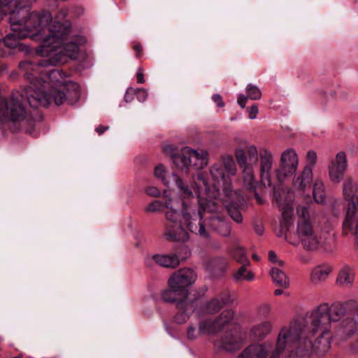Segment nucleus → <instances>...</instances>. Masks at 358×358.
Returning a JSON list of instances; mask_svg holds the SVG:
<instances>
[{"label":"nucleus","instance_id":"f257e3e1","mask_svg":"<svg viewBox=\"0 0 358 358\" xmlns=\"http://www.w3.org/2000/svg\"><path fill=\"white\" fill-rule=\"evenodd\" d=\"M50 64L46 65V66ZM41 65L35 69L25 70L24 77L30 81L26 94L30 106H48L52 102L60 106L65 102L75 104L80 99V88L78 83L66 80L62 70L52 69L43 71Z\"/></svg>","mask_w":358,"mask_h":358},{"label":"nucleus","instance_id":"f03ea898","mask_svg":"<svg viewBox=\"0 0 358 358\" xmlns=\"http://www.w3.org/2000/svg\"><path fill=\"white\" fill-rule=\"evenodd\" d=\"M199 208L196 209L190 203L183 201L180 203L174 199H167L165 206L166 213L165 231L164 237L171 241L185 242L189 239V234L182 227L180 218L182 217L187 228L192 233L203 238L209 237L208 231L203 221V212L213 213L218 210L217 203L201 197L197 199Z\"/></svg>","mask_w":358,"mask_h":358},{"label":"nucleus","instance_id":"7ed1b4c3","mask_svg":"<svg viewBox=\"0 0 358 358\" xmlns=\"http://www.w3.org/2000/svg\"><path fill=\"white\" fill-rule=\"evenodd\" d=\"M43 30L42 45L38 51L41 52L42 56L50 58L43 59L37 63L22 62L19 64L20 68L29 70L38 68L40 64L44 66L54 64L62 62L64 56L76 59L79 55L80 46L87 42L84 36H71V24L69 21L55 22L52 24L51 20L48 24L44 26Z\"/></svg>","mask_w":358,"mask_h":358},{"label":"nucleus","instance_id":"20e7f679","mask_svg":"<svg viewBox=\"0 0 358 358\" xmlns=\"http://www.w3.org/2000/svg\"><path fill=\"white\" fill-rule=\"evenodd\" d=\"M348 303L336 302L331 306L322 303L308 312L306 316L295 320L306 337L312 341L317 353H324L331 348V321H337L346 313Z\"/></svg>","mask_w":358,"mask_h":358},{"label":"nucleus","instance_id":"39448f33","mask_svg":"<svg viewBox=\"0 0 358 358\" xmlns=\"http://www.w3.org/2000/svg\"><path fill=\"white\" fill-rule=\"evenodd\" d=\"M298 217L296 236L305 250H322L331 252L335 249L334 237L315 227L310 220L308 209L306 206H299L296 208Z\"/></svg>","mask_w":358,"mask_h":358},{"label":"nucleus","instance_id":"423d86ee","mask_svg":"<svg viewBox=\"0 0 358 358\" xmlns=\"http://www.w3.org/2000/svg\"><path fill=\"white\" fill-rule=\"evenodd\" d=\"M313 352H317L312 341L294 321L281 329L277 338L275 348L269 358H280L282 353L287 357L294 355L301 358H309Z\"/></svg>","mask_w":358,"mask_h":358},{"label":"nucleus","instance_id":"0eeeda50","mask_svg":"<svg viewBox=\"0 0 358 358\" xmlns=\"http://www.w3.org/2000/svg\"><path fill=\"white\" fill-rule=\"evenodd\" d=\"M52 20V15L48 11H34L28 19L19 16V21L17 22L19 24L18 29H15L10 16L9 22L13 33L3 38L5 45L12 49L20 47V40L29 36L30 33L34 31H37L35 36L40 37L42 40L44 26L48 24Z\"/></svg>","mask_w":358,"mask_h":358},{"label":"nucleus","instance_id":"6e6552de","mask_svg":"<svg viewBox=\"0 0 358 358\" xmlns=\"http://www.w3.org/2000/svg\"><path fill=\"white\" fill-rule=\"evenodd\" d=\"M27 89L25 90L26 94ZM23 94L16 91L13 92L8 99H0V118L2 122H20L23 121L27 111L24 102L27 100ZM29 103V101H27Z\"/></svg>","mask_w":358,"mask_h":358},{"label":"nucleus","instance_id":"1a4fd4ad","mask_svg":"<svg viewBox=\"0 0 358 358\" xmlns=\"http://www.w3.org/2000/svg\"><path fill=\"white\" fill-rule=\"evenodd\" d=\"M274 197L280 212V227L288 230L294 221V194L288 187L278 186L274 188Z\"/></svg>","mask_w":358,"mask_h":358},{"label":"nucleus","instance_id":"9d476101","mask_svg":"<svg viewBox=\"0 0 358 358\" xmlns=\"http://www.w3.org/2000/svg\"><path fill=\"white\" fill-rule=\"evenodd\" d=\"M236 166L233 157L230 155L223 156L222 162L213 164L210 168V176L214 180L216 188L222 187L227 192L231 183L229 180L230 176H235Z\"/></svg>","mask_w":358,"mask_h":358},{"label":"nucleus","instance_id":"9b49d317","mask_svg":"<svg viewBox=\"0 0 358 358\" xmlns=\"http://www.w3.org/2000/svg\"><path fill=\"white\" fill-rule=\"evenodd\" d=\"M171 177L173 178L176 185L178 189L180 196L182 199H189L194 196L198 199L200 194L203 192L207 193L210 189L203 173H199L194 178V185H192L190 187L185 184L182 179L175 173H173Z\"/></svg>","mask_w":358,"mask_h":358},{"label":"nucleus","instance_id":"f8f14e48","mask_svg":"<svg viewBox=\"0 0 358 358\" xmlns=\"http://www.w3.org/2000/svg\"><path fill=\"white\" fill-rule=\"evenodd\" d=\"M299 165V157L293 148L283 151L280 156V166L275 171L276 178L280 182H284L287 178L296 173Z\"/></svg>","mask_w":358,"mask_h":358},{"label":"nucleus","instance_id":"ddd939ff","mask_svg":"<svg viewBox=\"0 0 358 358\" xmlns=\"http://www.w3.org/2000/svg\"><path fill=\"white\" fill-rule=\"evenodd\" d=\"M37 0H27V2H35ZM33 12H30L29 8L22 5V0H1L0 2V15L9 13L11 15V20L13 26L18 29L19 16L28 19Z\"/></svg>","mask_w":358,"mask_h":358},{"label":"nucleus","instance_id":"4468645a","mask_svg":"<svg viewBox=\"0 0 358 358\" xmlns=\"http://www.w3.org/2000/svg\"><path fill=\"white\" fill-rule=\"evenodd\" d=\"M197 275L195 272L187 268H180L170 277L169 287L178 288L182 292V294L189 296V287L196 280Z\"/></svg>","mask_w":358,"mask_h":358},{"label":"nucleus","instance_id":"2eb2a0df","mask_svg":"<svg viewBox=\"0 0 358 358\" xmlns=\"http://www.w3.org/2000/svg\"><path fill=\"white\" fill-rule=\"evenodd\" d=\"M347 155L344 151H339L331 158L328 165V174L330 180L334 184L340 183L348 169Z\"/></svg>","mask_w":358,"mask_h":358},{"label":"nucleus","instance_id":"dca6fc26","mask_svg":"<svg viewBox=\"0 0 358 358\" xmlns=\"http://www.w3.org/2000/svg\"><path fill=\"white\" fill-rule=\"evenodd\" d=\"M235 157L240 166L243 169V178L245 188L250 191H255L257 187V182L254 177V171L252 166L247 164V157L242 148H236Z\"/></svg>","mask_w":358,"mask_h":358},{"label":"nucleus","instance_id":"f3484780","mask_svg":"<svg viewBox=\"0 0 358 358\" xmlns=\"http://www.w3.org/2000/svg\"><path fill=\"white\" fill-rule=\"evenodd\" d=\"M358 331V318L355 315L341 321L336 329L334 336L340 341H345Z\"/></svg>","mask_w":358,"mask_h":358},{"label":"nucleus","instance_id":"a211bd4d","mask_svg":"<svg viewBox=\"0 0 358 358\" xmlns=\"http://www.w3.org/2000/svg\"><path fill=\"white\" fill-rule=\"evenodd\" d=\"M260 158V180L264 187L271 185V171L273 164V156L271 151L261 148L259 152Z\"/></svg>","mask_w":358,"mask_h":358},{"label":"nucleus","instance_id":"6ab92c4d","mask_svg":"<svg viewBox=\"0 0 358 358\" xmlns=\"http://www.w3.org/2000/svg\"><path fill=\"white\" fill-rule=\"evenodd\" d=\"M162 298L165 302L176 303L178 309L182 310L190 306L188 296L182 294V292L178 288L170 287L162 293Z\"/></svg>","mask_w":358,"mask_h":358},{"label":"nucleus","instance_id":"aec40b11","mask_svg":"<svg viewBox=\"0 0 358 358\" xmlns=\"http://www.w3.org/2000/svg\"><path fill=\"white\" fill-rule=\"evenodd\" d=\"M153 262L162 267L175 268L180 264L178 257L176 254L155 255L145 259V264L151 267Z\"/></svg>","mask_w":358,"mask_h":358},{"label":"nucleus","instance_id":"412c9836","mask_svg":"<svg viewBox=\"0 0 358 358\" xmlns=\"http://www.w3.org/2000/svg\"><path fill=\"white\" fill-rule=\"evenodd\" d=\"M343 227L358 237V205L348 206Z\"/></svg>","mask_w":358,"mask_h":358},{"label":"nucleus","instance_id":"4be33fe9","mask_svg":"<svg viewBox=\"0 0 358 358\" xmlns=\"http://www.w3.org/2000/svg\"><path fill=\"white\" fill-rule=\"evenodd\" d=\"M313 180V170L310 166H305L302 171L293 180V185L296 190L304 192L310 187Z\"/></svg>","mask_w":358,"mask_h":358},{"label":"nucleus","instance_id":"5701e85b","mask_svg":"<svg viewBox=\"0 0 358 358\" xmlns=\"http://www.w3.org/2000/svg\"><path fill=\"white\" fill-rule=\"evenodd\" d=\"M358 191V182L352 177H348L343 184V195L348 202V206H352V203L358 205L356 193Z\"/></svg>","mask_w":358,"mask_h":358},{"label":"nucleus","instance_id":"b1692460","mask_svg":"<svg viewBox=\"0 0 358 358\" xmlns=\"http://www.w3.org/2000/svg\"><path fill=\"white\" fill-rule=\"evenodd\" d=\"M331 271L332 268L329 265L321 264L316 266L310 272V280L315 285H321L327 280Z\"/></svg>","mask_w":358,"mask_h":358},{"label":"nucleus","instance_id":"393cba45","mask_svg":"<svg viewBox=\"0 0 358 358\" xmlns=\"http://www.w3.org/2000/svg\"><path fill=\"white\" fill-rule=\"evenodd\" d=\"M191 166L202 169L208 164V152L206 150H194L189 147Z\"/></svg>","mask_w":358,"mask_h":358},{"label":"nucleus","instance_id":"a878e982","mask_svg":"<svg viewBox=\"0 0 358 358\" xmlns=\"http://www.w3.org/2000/svg\"><path fill=\"white\" fill-rule=\"evenodd\" d=\"M268 350L262 344H252L247 347L237 358H266Z\"/></svg>","mask_w":358,"mask_h":358},{"label":"nucleus","instance_id":"bb28decb","mask_svg":"<svg viewBox=\"0 0 358 358\" xmlns=\"http://www.w3.org/2000/svg\"><path fill=\"white\" fill-rule=\"evenodd\" d=\"M242 343V340L239 336L227 334L215 345L227 351H235L241 348Z\"/></svg>","mask_w":358,"mask_h":358},{"label":"nucleus","instance_id":"cd10ccee","mask_svg":"<svg viewBox=\"0 0 358 358\" xmlns=\"http://www.w3.org/2000/svg\"><path fill=\"white\" fill-rule=\"evenodd\" d=\"M173 162L178 169L187 172L191 166L189 147L182 148L179 152L173 155Z\"/></svg>","mask_w":358,"mask_h":358},{"label":"nucleus","instance_id":"c85d7f7f","mask_svg":"<svg viewBox=\"0 0 358 358\" xmlns=\"http://www.w3.org/2000/svg\"><path fill=\"white\" fill-rule=\"evenodd\" d=\"M245 91L247 96L239 94L238 96L237 102L242 108L245 107L248 99L252 100H259L262 97L261 90L255 85L248 84L246 86Z\"/></svg>","mask_w":358,"mask_h":358},{"label":"nucleus","instance_id":"c756f323","mask_svg":"<svg viewBox=\"0 0 358 358\" xmlns=\"http://www.w3.org/2000/svg\"><path fill=\"white\" fill-rule=\"evenodd\" d=\"M272 329V324L270 322H263L254 325L250 329V334L255 338L263 339L269 334Z\"/></svg>","mask_w":358,"mask_h":358},{"label":"nucleus","instance_id":"7c9ffc66","mask_svg":"<svg viewBox=\"0 0 358 358\" xmlns=\"http://www.w3.org/2000/svg\"><path fill=\"white\" fill-rule=\"evenodd\" d=\"M210 227L223 236H228L231 233L230 226L221 217H212L210 218Z\"/></svg>","mask_w":358,"mask_h":358},{"label":"nucleus","instance_id":"2f4dec72","mask_svg":"<svg viewBox=\"0 0 358 358\" xmlns=\"http://www.w3.org/2000/svg\"><path fill=\"white\" fill-rule=\"evenodd\" d=\"M220 331L217 324L215 323V319H204L199 323V333L201 334H215Z\"/></svg>","mask_w":358,"mask_h":358},{"label":"nucleus","instance_id":"473e14b6","mask_svg":"<svg viewBox=\"0 0 358 358\" xmlns=\"http://www.w3.org/2000/svg\"><path fill=\"white\" fill-rule=\"evenodd\" d=\"M354 272L350 267H343L339 271L336 282L343 287H348L351 285L354 281Z\"/></svg>","mask_w":358,"mask_h":358},{"label":"nucleus","instance_id":"72a5a7b5","mask_svg":"<svg viewBox=\"0 0 358 358\" xmlns=\"http://www.w3.org/2000/svg\"><path fill=\"white\" fill-rule=\"evenodd\" d=\"M271 277L273 282L283 288H287L289 286V279L286 274L278 268H272L270 272Z\"/></svg>","mask_w":358,"mask_h":358},{"label":"nucleus","instance_id":"f704fd0d","mask_svg":"<svg viewBox=\"0 0 358 358\" xmlns=\"http://www.w3.org/2000/svg\"><path fill=\"white\" fill-rule=\"evenodd\" d=\"M222 308L220 299L215 297L203 303L201 306V310L205 314H215Z\"/></svg>","mask_w":358,"mask_h":358},{"label":"nucleus","instance_id":"c9c22d12","mask_svg":"<svg viewBox=\"0 0 358 358\" xmlns=\"http://www.w3.org/2000/svg\"><path fill=\"white\" fill-rule=\"evenodd\" d=\"M249 264H242V266L233 274L234 279L236 281H252L255 279L254 273L247 269Z\"/></svg>","mask_w":358,"mask_h":358},{"label":"nucleus","instance_id":"e433bc0d","mask_svg":"<svg viewBox=\"0 0 358 358\" xmlns=\"http://www.w3.org/2000/svg\"><path fill=\"white\" fill-rule=\"evenodd\" d=\"M234 316V312L231 309H226L215 318L220 331L233 320Z\"/></svg>","mask_w":358,"mask_h":358},{"label":"nucleus","instance_id":"4c0bfd02","mask_svg":"<svg viewBox=\"0 0 358 358\" xmlns=\"http://www.w3.org/2000/svg\"><path fill=\"white\" fill-rule=\"evenodd\" d=\"M239 148H241V147ZM242 149L244 150L247 157V164H249L250 166L256 164L258 160V151L256 146L254 145H247L242 148Z\"/></svg>","mask_w":358,"mask_h":358},{"label":"nucleus","instance_id":"58836bf2","mask_svg":"<svg viewBox=\"0 0 358 358\" xmlns=\"http://www.w3.org/2000/svg\"><path fill=\"white\" fill-rule=\"evenodd\" d=\"M178 310V312L174 316V321L177 324H184L188 320L190 314L193 311V303L190 301V306H187V308H184L182 310Z\"/></svg>","mask_w":358,"mask_h":358},{"label":"nucleus","instance_id":"ea45409f","mask_svg":"<svg viewBox=\"0 0 358 358\" xmlns=\"http://www.w3.org/2000/svg\"><path fill=\"white\" fill-rule=\"evenodd\" d=\"M313 194L314 199L317 203H323L325 201L324 186L322 182L316 181L315 182Z\"/></svg>","mask_w":358,"mask_h":358},{"label":"nucleus","instance_id":"a19ab883","mask_svg":"<svg viewBox=\"0 0 358 358\" xmlns=\"http://www.w3.org/2000/svg\"><path fill=\"white\" fill-rule=\"evenodd\" d=\"M233 257L234 259L238 263L241 264H250V261L248 259L245 251L243 248L241 247H237L234 249L233 252Z\"/></svg>","mask_w":358,"mask_h":358},{"label":"nucleus","instance_id":"79ce46f5","mask_svg":"<svg viewBox=\"0 0 358 358\" xmlns=\"http://www.w3.org/2000/svg\"><path fill=\"white\" fill-rule=\"evenodd\" d=\"M227 211L229 216L237 223H241L243 222V216L238 208H237L236 204L233 202L230 203L227 206Z\"/></svg>","mask_w":358,"mask_h":358},{"label":"nucleus","instance_id":"37998d69","mask_svg":"<svg viewBox=\"0 0 358 358\" xmlns=\"http://www.w3.org/2000/svg\"><path fill=\"white\" fill-rule=\"evenodd\" d=\"M154 174L156 178L160 179L162 181V182L164 184V185H166V186L169 185L170 180L166 177L167 172L165 169V167L163 165L159 164V165L157 166L155 168Z\"/></svg>","mask_w":358,"mask_h":358},{"label":"nucleus","instance_id":"c03bdc74","mask_svg":"<svg viewBox=\"0 0 358 358\" xmlns=\"http://www.w3.org/2000/svg\"><path fill=\"white\" fill-rule=\"evenodd\" d=\"M217 298L220 299V301L223 307L233 303L234 301V298L228 290L223 291Z\"/></svg>","mask_w":358,"mask_h":358},{"label":"nucleus","instance_id":"a18cd8bd","mask_svg":"<svg viewBox=\"0 0 358 358\" xmlns=\"http://www.w3.org/2000/svg\"><path fill=\"white\" fill-rule=\"evenodd\" d=\"M163 203L159 201H154L149 203L145 208L146 212L155 213L162 210L163 208Z\"/></svg>","mask_w":358,"mask_h":358},{"label":"nucleus","instance_id":"49530a36","mask_svg":"<svg viewBox=\"0 0 358 358\" xmlns=\"http://www.w3.org/2000/svg\"><path fill=\"white\" fill-rule=\"evenodd\" d=\"M317 154L313 150H309L307 152L306 154V160H307V165L310 166L312 169L313 167L317 163Z\"/></svg>","mask_w":358,"mask_h":358},{"label":"nucleus","instance_id":"de8ad7c7","mask_svg":"<svg viewBox=\"0 0 358 358\" xmlns=\"http://www.w3.org/2000/svg\"><path fill=\"white\" fill-rule=\"evenodd\" d=\"M199 335L201 334L199 333V329L196 330V328L192 325L188 327L187 330V336L189 339L194 340Z\"/></svg>","mask_w":358,"mask_h":358},{"label":"nucleus","instance_id":"09e8293b","mask_svg":"<svg viewBox=\"0 0 358 358\" xmlns=\"http://www.w3.org/2000/svg\"><path fill=\"white\" fill-rule=\"evenodd\" d=\"M148 92L144 89L138 88L136 90V96L138 101L144 102L148 98Z\"/></svg>","mask_w":358,"mask_h":358},{"label":"nucleus","instance_id":"8fccbe9b","mask_svg":"<svg viewBox=\"0 0 358 358\" xmlns=\"http://www.w3.org/2000/svg\"><path fill=\"white\" fill-rule=\"evenodd\" d=\"M247 111L250 120L255 119L259 112L257 105L253 104L251 107L247 108Z\"/></svg>","mask_w":358,"mask_h":358},{"label":"nucleus","instance_id":"3c124183","mask_svg":"<svg viewBox=\"0 0 358 358\" xmlns=\"http://www.w3.org/2000/svg\"><path fill=\"white\" fill-rule=\"evenodd\" d=\"M136 96V90L130 87L128 88L125 94H124V100L126 102L129 103L134 100V96Z\"/></svg>","mask_w":358,"mask_h":358},{"label":"nucleus","instance_id":"603ef678","mask_svg":"<svg viewBox=\"0 0 358 358\" xmlns=\"http://www.w3.org/2000/svg\"><path fill=\"white\" fill-rule=\"evenodd\" d=\"M163 151L166 155L171 156L172 159L173 158V155H176V149L172 145H167L164 146Z\"/></svg>","mask_w":358,"mask_h":358},{"label":"nucleus","instance_id":"864d4df0","mask_svg":"<svg viewBox=\"0 0 358 358\" xmlns=\"http://www.w3.org/2000/svg\"><path fill=\"white\" fill-rule=\"evenodd\" d=\"M145 192L148 195L154 196V197H159L161 194L159 189L158 188H157L155 187H152V186L148 187L146 189Z\"/></svg>","mask_w":358,"mask_h":358},{"label":"nucleus","instance_id":"5fc2aeb1","mask_svg":"<svg viewBox=\"0 0 358 358\" xmlns=\"http://www.w3.org/2000/svg\"><path fill=\"white\" fill-rule=\"evenodd\" d=\"M23 124H24L26 131L31 134L34 131L35 121L31 120H27L25 122H24Z\"/></svg>","mask_w":358,"mask_h":358},{"label":"nucleus","instance_id":"6e6d98bb","mask_svg":"<svg viewBox=\"0 0 358 358\" xmlns=\"http://www.w3.org/2000/svg\"><path fill=\"white\" fill-rule=\"evenodd\" d=\"M132 49L136 52L137 57H141L143 54V46L138 42H133Z\"/></svg>","mask_w":358,"mask_h":358},{"label":"nucleus","instance_id":"4d7b16f0","mask_svg":"<svg viewBox=\"0 0 358 358\" xmlns=\"http://www.w3.org/2000/svg\"><path fill=\"white\" fill-rule=\"evenodd\" d=\"M212 100L220 108H222L225 105L221 95L219 94H213L212 96Z\"/></svg>","mask_w":358,"mask_h":358},{"label":"nucleus","instance_id":"13d9d810","mask_svg":"<svg viewBox=\"0 0 358 358\" xmlns=\"http://www.w3.org/2000/svg\"><path fill=\"white\" fill-rule=\"evenodd\" d=\"M69 14V9L67 8H61L57 15V18L59 20L64 19Z\"/></svg>","mask_w":358,"mask_h":358},{"label":"nucleus","instance_id":"bf43d9fd","mask_svg":"<svg viewBox=\"0 0 358 358\" xmlns=\"http://www.w3.org/2000/svg\"><path fill=\"white\" fill-rule=\"evenodd\" d=\"M136 78H137V83H145V79H144V75H143V69L139 68L137 71V73H136Z\"/></svg>","mask_w":358,"mask_h":358},{"label":"nucleus","instance_id":"052dcab7","mask_svg":"<svg viewBox=\"0 0 358 358\" xmlns=\"http://www.w3.org/2000/svg\"><path fill=\"white\" fill-rule=\"evenodd\" d=\"M108 129V127L99 125L96 129V131L99 134V135H101L103 134L106 130Z\"/></svg>","mask_w":358,"mask_h":358},{"label":"nucleus","instance_id":"680f3d73","mask_svg":"<svg viewBox=\"0 0 358 358\" xmlns=\"http://www.w3.org/2000/svg\"><path fill=\"white\" fill-rule=\"evenodd\" d=\"M255 229L256 233H257L258 235H259V236L262 235V234H263V233H264V227H263L261 224H259V225H258V224L255 225Z\"/></svg>","mask_w":358,"mask_h":358},{"label":"nucleus","instance_id":"e2e57ef3","mask_svg":"<svg viewBox=\"0 0 358 358\" xmlns=\"http://www.w3.org/2000/svg\"><path fill=\"white\" fill-rule=\"evenodd\" d=\"M268 258L272 262H275L277 261V255L273 251H269Z\"/></svg>","mask_w":358,"mask_h":358},{"label":"nucleus","instance_id":"0e129e2a","mask_svg":"<svg viewBox=\"0 0 358 358\" xmlns=\"http://www.w3.org/2000/svg\"><path fill=\"white\" fill-rule=\"evenodd\" d=\"M260 311H262L264 315H267L270 312V306L268 305L263 306L261 307Z\"/></svg>","mask_w":358,"mask_h":358},{"label":"nucleus","instance_id":"69168bd1","mask_svg":"<svg viewBox=\"0 0 358 358\" xmlns=\"http://www.w3.org/2000/svg\"><path fill=\"white\" fill-rule=\"evenodd\" d=\"M213 264L221 263L222 264H226V261H225V259L223 257H217V258H215V259H214L213 260Z\"/></svg>","mask_w":358,"mask_h":358},{"label":"nucleus","instance_id":"338daca9","mask_svg":"<svg viewBox=\"0 0 358 358\" xmlns=\"http://www.w3.org/2000/svg\"><path fill=\"white\" fill-rule=\"evenodd\" d=\"M255 196L258 203L262 204L264 203L263 199L257 193H255Z\"/></svg>","mask_w":358,"mask_h":358},{"label":"nucleus","instance_id":"774afa93","mask_svg":"<svg viewBox=\"0 0 358 358\" xmlns=\"http://www.w3.org/2000/svg\"><path fill=\"white\" fill-rule=\"evenodd\" d=\"M274 294L277 296L282 294V290L281 289H277L275 290Z\"/></svg>","mask_w":358,"mask_h":358}]
</instances>
